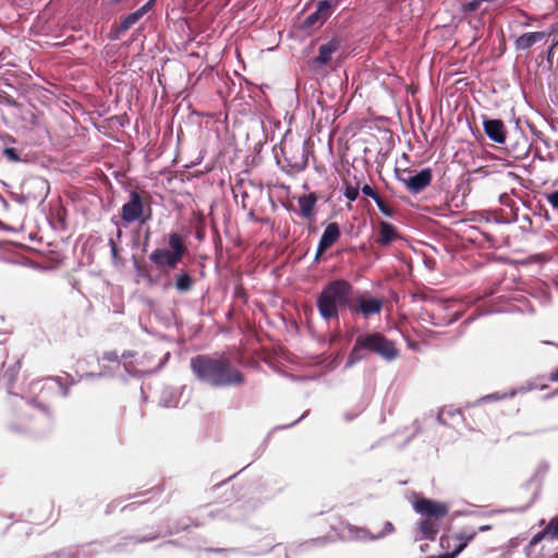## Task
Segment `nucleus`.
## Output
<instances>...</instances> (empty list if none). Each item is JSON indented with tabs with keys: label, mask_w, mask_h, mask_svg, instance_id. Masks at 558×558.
<instances>
[{
	"label": "nucleus",
	"mask_w": 558,
	"mask_h": 558,
	"mask_svg": "<svg viewBox=\"0 0 558 558\" xmlns=\"http://www.w3.org/2000/svg\"><path fill=\"white\" fill-rule=\"evenodd\" d=\"M170 359V353L167 352L163 356V359L160 361L159 365L157 366V369H160L165 366V364L168 362V360Z\"/></svg>",
	"instance_id": "obj_62"
},
{
	"label": "nucleus",
	"mask_w": 558,
	"mask_h": 558,
	"mask_svg": "<svg viewBox=\"0 0 558 558\" xmlns=\"http://www.w3.org/2000/svg\"><path fill=\"white\" fill-rule=\"evenodd\" d=\"M206 524V520H201L196 517L194 519L190 517H182L177 520L170 521L166 526V535H174L180 532L189 531L190 526H202Z\"/></svg>",
	"instance_id": "obj_17"
},
{
	"label": "nucleus",
	"mask_w": 558,
	"mask_h": 558,
	"mask_svg": "<svg viewBox=\"0 0 558 558\" xmlns=\"http://www.w3.org/2000/svg\"><path fill=\"white\" fill-rule=\"evenodd\" d=\"M108 244L110 246V253H111L112 259H117L118 255H119V251H120L118 243L116 242V240L113 238H110L108 241Z\"/></svg>",
	"instance_id": "obj_46"
},
{
	"label": "nucleus",
	"mask_w": 558,
	"mask_h": 558,
	"mask_svg": "<svg viewBox=\"0 0 558 558\" xmlns=\"http://www.w3.org/2000/svg\"><path fill=\"white\" fill-rule=\"evenodd\" d=\"M12 197H13V199H14L16 203L22 204V205H23V204H26V203H27V199H28V197H27L26 195H24V194H15V193H14V194H12Z\"/></svg>",
	"instance_id": "obj_57"
},
{
	"label": "nucleus",
	"mask_w": 558,
	"mask_h": 558,
	"mask_svg": "<svg viewBox=\"0 0 558 558\" xmlns=\"http://www.w3.org/2000/svg\"><path fill=\"white\" fill-rule=\"evenodd\" d=\"M236 474H233L231 476H229L228 478L215 484L213 487H211V490L215 492L216 489L225 486L231 478H233Z\"/></svg>",
	"instance_id": "obj_58"
},
{
	"label": "nucleus",
	"mask_w": 558,
	"mask_h": 558,
	"mask_svg": "<svg viewBox=\"0 0 558 558\" xmlns=\"http://www.w3.org/2000/svg\"><path fill=\"white\" fill-rule=\"evenodd\" d=\"M445 413L446 418L462 417V413L459 409H445L441 410Z\"/></svg>",
	"instance_id": "obj_50"
},
{
	"label": "nucleus",
	"mask_w": 558,
	"mask_h": 558,
	"mask_svg": "<svg viewBox=\"0 0 558 558\" xmlns=\"http://www.w3.org/2000/svg\"><path fill=\"white\" fill-rule=\"evenodd\" d=\"M282 490L281 487L271 488L270 492L265 496V499H271Z\"/></svg>",
	"instance_id": "obj_59"
},
{
	"label": "nucleus",
	"mask_w": 558,
	"mask_h": 558,
	"mask_svg": "<svg viewBox=\"0 0 558 558\" xmlns=\"http://www.w3.org/2000/svg\"><path fill=\"white\" fill-rule=\"evenodd\" d=\"M46 558H80V550L78 548H65L50 554Z\"/></svg>",
	"instance_id": "obj_34"
},
{
	"label": "nucleus",
	"mask_w": 558,
	"mask_h": 558,
	"mask_svg": "<svg viewBox=\"0 0 558 558\" xmlns=\"http://www.w3.org/2000/svg\"><path fill=\"white\" fill-rule=\"evenodd\" d=\"M515 393H517L515 390H511L510 392L502 393V395L499 392H494V393H489V395L482 397L480 400H477L476 403H487V402H492V401H499L505 398H513L515 396Z\"/></svg>",
	"instance_id": "obj_33"
},
{
	"label": "nucleus",
	"mask_w": 558,
	"mask_h": 558,
	"mask_svg": "<svg viewBox=\"0 0 558 558\" xmlns=\"http://www.w3.org/2000/svg\"><path fill=\"white\" fill-rule=\"evenodd\" d=\"M2 154L9 161L19 162L22 160L19 150L14 147H4Z\"/></svg>",
	"instance_id": "obj_38"
},
{
	"label": "nucleus",
	"mask_w": 558,
	"mask_h": 558,
	"mask_svg": "<svg viewBox=\"0 0 558 558\" xmlns=\"http://www.w3.org/2000/svg\"><path fill=\"white\" fill-rule=\"evenodd\" d=\"M384 302L376 296H359L355 302L352 301L351 313H359L365 317L379 314L383 310Z\"/></svg>",
	"instance_id": "obj_10"
},
{
	"label": "nucleus",
	"mask_w": 558,
	"mask_h": 558,
	"mask_svg": "<svg viewBox=\"0 0 558 558\" xmlns=\"http://www.w3.org/2000/svg\"><path fill=\"white\" fill-rule=\"evenodd\" d=\"M144 213V199L136 191H130V197L121 208V220L124 225H130L140 220Z\"/></svg>",
	"instance_id": "obj_8"
},
{
	"label": "nucleus",
	"mask_w": 558,
	"mask_h": 558,
	"mask_svg": "<svg viewBox=\"0 0 558 558\" xmlns=\"http://www.w3.org/2000/svg\"><path fill=\"white\" fill-rule=\"evenodd\" d=\"M341 41L338 37H332L328 43L323 44L318 48V54L312 59L314 69H322L327 65L335 53L340 48Z\"/></svg>",
	"instance_id": "obj_13"
},
{
	"label": "nucleus",
	"mask_w": 558,
	"mask_h": 558,
	"mask_svg": "<svg viewBox=\"0 0 558 558\" xmlns=\"http://www.w3.org/2000/svg\"><path fill=\"white\" fill-rule=\"evenodd\" d=\"M413 508L416 513L434 520H441L449 512L447 504L426 497L416 498Z\"/></svg>",
	"instance_id": "obj_7"
},
{
	"label": "nucleus",
	"mask_w": 558,
	"mask_h": 558,
	"mask_svg": "<svg viewBox=\"0 0 558 558\" xmlns=\"http://www.w3.org/2000/svg\"><path fill=\"white\" fill-rule=\"evenodd\" d=\"M125 33L126 32L120 31V24L112 25L111 28H110V32L108 34V38L111 41H117V40H120Z\"/></svg>",
	"instance_id": "obj_39"
},
{
	"label": "nucleus",
	"mask_w": 558,
	"mask_h": 558,
	"mask_svg": "<svg viewBox=\"0 0 558 558\" xmlns=\"http://www.w3.org/2000/svg\"><path fill=\"white\" fill-rule=\"evenodd\" d=\"M121 502V499H114L112 500L110 504L107 505L106 507V514H110L114 511V509L117 508L118 505H120Z\"/></svg>",
	"instance_id": "obj_55"
},
{
	"label": "nucleus",
	"mask_w": 558,
	"mask_h": 558,
	"mask_svg": "<svg viewBox=\"0 0 558 558\" xmlns=\"http://www.w3.org/2000/svg\"><path fill=\"white\" fill-rule=\"evenodd\" d=\"M310 411H305L299 418H296L295 421H293L292 423L290 424H286V425H279V426H276L274 428V430H278V429H287V428H290L294 425H296L299 422H301L303 418H305L307 415H308Z\"/></svg>",
	"instance_id": "obj_48"
},
{
	"label": "nucleus",
	"mask_w": 558,
	"mask_h": 558,
	"mask_svg": "<svg viewBox=\"0 0 558 558\" xmlns=\"http://www.w3.org/2000/svg\"><path fill=\"white\" fill-rule=\"evenodd\" d=\"M398 238L397 228L385 220L379 222V229L376 242L380 246H389Z\"/></svg>",
	"instance_id": "obj_20"
},
{
	"label": "nucleus",
	"mask_w": 558,
	"mask_h": 558,
	"mask_svg": "<svg viewBox=\"0 0 558 558\" xmlns=\"http://www.w3.org/2000/svg\"><path fill=\"white\" fill-rule=\"evenodd\" d=\"M341 236V229L339 223L330 222L326 226L319 241H318V251L319 253H325L330 247H332Z\"/></svg>",
	"instance_id": "obj_15"
},
{
	"label": "nucleus",
	"mask_w": 558,
	"mask_h": 558,
	"mask_svg": "<svg viewBox=\"0 0 558 558\" xmlns=\"http://www.w3.org/2000/svg\"><path fill=\"white\" fill-rule=\"evenodd\" d=\"M341 0H319L316 3L318 12H322L325 16L329 17L335 8L340 4Z\"/></svg>",
	"instance_id": "obj_30"
},
{
	"label": "nucleus",
	"mask_w": 558,
	"mask_h": 558,
	"mask_svg": "<svg viewBox=\"0 0 558 558\" xmlns=\"http://www.w3.org/2000/svg\"><path fill=\"white\" fill-rule=\"evenodd\" d=\"M193 278L187 271L182 270L175 276L174 287L181 293L190 291L193 287Z\"/></svg>",
	"instance_id": "obj_26"
},
{
	"label": "nucleus",
	"mask_w": 558,
	"mask_h": 558,
	"mask_svg": "<svg viewBox=\"0 0 558 558\" xmlns=\"http://www.w3.org/2000/svg\"><path fill=\"white\" fill-rule=\"evenodd\" d=\"M32 404L35 408H37L39 411H41L44 414H46L48 417H51V411L48 408V405L44 404L43 402L38 401L37 399H33Z\"/></svg>",
	"instance_id": "obj_44"
},
{
	"label": "nucleus",
	"mask_w": 558,
	"mask_h": 558,
	"mask_svg": "<svg viewBox=\"0 0 558 558\" xmlns=\"http://www.w3.org/2000/svg\"><path fill=\"white\" fill-rule=\"evenodd\" d=\"M142 16L138 14L137 11H134L132 13H129L120 21V31L128 32L134 24H136Z\"/></svg>",
	"instance_id": "obj_31"
},
{
	"label": "nucleus",
	"mask_w": 558,
	"mask_h": 558,
	"mask_svg": "<svg viewBox=\"0 0 558 558\" xmlns=\"http://www.w3.org/2000/svg\"><path fill=\"white\" fill-rule=\"evenodd\" d=\"M157 0H148L145 4L138 8L136 11L143 17L146 13H148L156 5Z\"/></svg>",
	"instance_id": "obj_43"
},
{
	"label": "nucleus",
	"mask_w": 558,
	"mask_h": 558,
	"mask_svg": "<svg viewBox=\"0 0 558 558\" xmlns=\"http://www.w3.org/2000/svg\"><path fill=\"white\" fill-rule=\"evenodd\" d=\"M546 533L548 534V537L551 539L558 538V514L553 517L547 525H546Z\"/></svg>",
	"instance_id": "obj_36"
},
{
	"label": "nucleus",
	"mask_w": 558,
	"mask_h": 558,
	"mask_svg": "<svg viewBox=\"0 0 558 558\" xmlns=\"http://www.w3.org/2000/svg\"><path fill=\"white\" fill-rule=\"evenodd\" d=\"M546 199L551 205V207L558 211V190L547 193Z\"/></svg>",
	"instance_id": "obj_42"
},
{
	"label": "nucleus",
	"mask_w": 558,
	"mask_h": 558,
	"mask_svg": "<svg viewBox=\"0 0 558 558\" xmlns=\"http://www.w3.org/2000/svg\"><path fill=\"white\" fill-rule=\"evenodd\" d=\"M126 373L132 376V377H140L141 376V372L136 368H134L133 366L129 365V364H124L123 365Z\"/></svg>",
	"instance_id": "obj_54"
},
{
	"label": "nucleus",
	"mask_w": 558,
	"mask_h": 558,
	"mask_svg": "<svg viewBox=\"0 0 558 558\" xmlns=\"http://www.w3.org/2000/svg\"><path fill=\"white\" fill-rule=\"evenodd\" d=\"M529 128L531 130V132L538 138L541 140L546 146H548V142L547 140L544 137V134L542 131H538L534 125L532 124H529Z\"/></svg>",
	"instance_id": "obj_52"
},
{
	"label": "nucleus",
	"mask_w": 558,
	"mask_h": 558,
	"mask_svg": "<svg viewBox=\"0 0 558 558\" xmlns=\"http://www.w3.org/2000/svg\"><path fill=\"white\" fill-rule=\"evenodd\" d=\"M379 211L386 216V217H389V218H392L393 215H395V209L387 203L385 202L381 196H379V199L377 198L375 201Z\"/></svg>",
	"instance_id": "obj_37"
},
{
	"label": "nucleus",
	"mask_w": 558,
	"mask_h": 558,
	"mask_svg": "<svg viewBox=\"0 0 558 558\" xmlns=\"http://www.w3.org/2000/svg\"><path fill=\"white\" fill-rule=\"evenodd\" d=\"M149 260L157 267L173 269L182 259L173 252L169 251V248L161 247L154 250L149 254Z\"/></svg>",
	"instance_id": "obj_14"
},
{
	"label": "nucleus",
	"mask_w": 558,
	"mask_h": 558,
	"mask_svg": "<svg viewBox=\"0 0 558 558\" xmlns=\"http://www.w3.org/2000/svg\"><path fill=\"white\" fill-rule=\"evenodd\" d=\"M168 244H169V251L173 252L177 256H179L181 259L186 254V246L183 243L181 236L172 232L168 236Z\"/></svg>",
	"instance_id": "obj_24"
},
{
	"label": "nucleus",
	"mask_w": 558,
	"mask_h": 558,
	"mask_svg": "<svg viewBox=\"0 0 558 558\" xmlns=\"http://www.w3.org/2000/svg\"><path fill=\"white\" fill-rule=\"evenodd\" d=\"M58 223L60 225L61 229H65V218L64 215L58 214Z\"/></svg>",
	"instance_id": "obj_63"
},
{
	"label": "nucleus",
	"mask_w": 558,
	"mask_h": 558,
	"mask_svg": "<svg viewBox=\"0 0 558 558\" xmlns=\"http://www.w3.org/2000/svg\"><path fill=\"white\" fill-rule=\"evenodd\" d=\"M369 353L377 354L387 362L396 360L400 354L395 342L380 332L362 333L355 339L344 364V369H349L356 363L366 360Z\"/></svg>",
	"instance_id": "obj_3"
},
{
	"label": "nucleus",
	"mask_w": 558,
	"mask_h": 558,
	"mask_svg": "<svg viewBox=\"0 0 558 558\" xmlns=\"http://www.w3.org/2000/svg\"><path fill=\"white\" fill-rule=\"evenodd\" d=\"M180 396L174 388H166L162 390L159 404L163 408H175L179 404Z\"/></svg>",
	"instance_id": "obj_23"
},
{
	"label": "nucleus",
	"mask_w": 558,
	"mask_h": 558,
	"mask_svg": "<svg viewBox=\"0 0 558 558\" xmlns=\"http://www.w3.org/2000/svg\"><path fill=\"white\" fill-rule=\"evenodd\" d=\"M102 360L108 362H118L119 363V356L116 351H108L102 354Z\"/></svg>",
	"instance_id": "obj_51"
},
{
	"label": "nucleus",
	"mask_w": 558,
	"mask_h": 558,
	"mask_svg": "<svg viewBox=\"0 0 558 558\" xmlns=\"http://www.w3.org/2000/svg\"><path fill=\"white\" fill-rule=\"evenodd\" d=\"M477 531L472 527H463L457 535L456 538L459 543L454 546L451 553V557H457L476 536Z\"/></svg>",
	"instance_id": "obj_21"
},
{
	"label": "nucleus",
	"mask_w": 558,
	"mask_h": 558,
	"mask_svg": "<svg viewBox=\"0 0 558 558\" xmlns=\"http://www.w3.org/2000/svg\"><path fill=\"white\" fill-rule=\"evenodd\" d=\"M343 195L350 202L356 201L360 195L359 185L354 186L351 183H345L343 187Z\"/></svg>",
	"instance_id": "obj_35"
},
{
	"label": "nucleus",
	"mask_w": 558,
	"mask_h": 558,
	"mask_svg": "<svg viewBox=\"0 0 558 558\" xmlns=\"http://www.w3.org/2000/svg\"><path fill=\"white\" fill-rule=\"evenodd\" d=\"M105 374L102 372L100 373H86L83 375L84 378H87V379H97V378H100L102 377Z\"/></svg>",
	"instance_id": "obj_60"
},
{
	"label": "nucleus",
	"mask_w": 558,
	"mask_h": 558,
	"mask_svg": "<svg viewBox=\"0 0 558 558\" xmlns=\"http://www.w3.org/2000/svg\"><path fill=\"white\" fill-rule=\"evenodd\" d=\"M328 17L325 16L322 12H318V9L316 8L315 11L310 13L302 22L303 28H312L316 26H322L324 22Z\"/></svg>",
	"instance_id": "obj_27"
},
{
	"label": "nucleus",
	"mask_w": 558,
	"mask_h": 558,
	"mask_svg": "<svg viewBox=\"0 0 558 558\" xmlns=\"http://www.w3.org/2000/svg\"><path fill=\"white\" fill-rule=\"evenodd\" d=\"M551 35V32H529L520 35L514 41V48L518 51L529 50L533 45L545 40Z\"/></svg>",
	"instance_id": "obj_18"
},
{
	"label": "nucleus",
	"mask_w": 558,
	"mask_h": 558,
	"mask_svg": "<svg viewBox=\"0 0 558 558\" xmlns=\"http://www.w3.org/2000/svg\"><path fill=\"white\" fill-rule=\"evenodd\" d=\"M357 416L356 413H350V412H345L344 413V420L347 422H351L352 420H354L355 417Z\"/></svg>",
	"instance_id": "obj_64"
},
{
	"label": "nucleus",
	"mask_w": 558,
	"mask_h": 558,
	"mask_svg": "<svg viewBox=\"0 0 558 558\" xmlns=\"http://www.w3.org/2000/svg\"><path fill=\"white\" fill-rule=\"evenodd\" d=\"M393 532H395V525L390 521H386L383 530L380 532H378L377 534H373L366 529H360L357 537L360 539L377 541V539L386 537L389 534H392Z\"/></svg>",
	"instance_id": "obj_22"
},
{
	"label": "nucleus",
	"mask_w": 558,
	"mask_h": 558,
	"mask_svg": "<svg viewBox=\"0 0 558 558\" xmlns=\"http://www.w3.org/2000/svg\"><path fill=\"white\" fill-rule=\"evenodd\" d=\"M396 179L403 183L411 194H418L425 190L433 180L430 168H423L420 171L411 169H395Z\"/></svg>",
	"instance_id": "obj_5"
},
{
	"label": "nucleus",
	"mask_w": 558,
	"mask_h": 558,
	"mask_svg": "<svg viewBox=\"0 0 558 558\" xmlns=\"http://www.w3.org/2000/svg\"><path fill=\"white\" fill-rule=\"evenodd\" d=\"M274 547H275V545L269 543L266 548H264L262 550H258V551H245V550H242L240 548H223V547H208L205 550L208 551V553H216V554H221V553H242V554H245V555L256 556V555H263V554L270 553L274 549Z\"/></svg>",
	"instance_id": "obj_25"
},
{
	"label": "nucleus",
	"mask_w": 558,
	"mask_h": 558,
	"mask_svg": "<svg viewBox=\"0 0 558 558\" xmlns=\"http://www.w3.org/2000/svg\"><path fill=\"white\" fill-rule=\"evenodd\" d=\"M206 513L204 515H198L201 520H206V523L210 521H240L245 519L246 511L243 509L240 504H229L227 506H221L219 504H210L206 507Z\"/></svg>",
	"instance_id": "obj_6"
},
{
	"label": "nucleus",
	"mask_w": 558,
	"mask_h": 558,
	"mask_svg": "<svg viewBox=\"0 0 558 558\" xmlns=\"http://www.w3.org/2000/svg\"><path fill=\"white\" fill-rule=\"evenodd\" d=\"M133 268L135 270L136 276L144 279L148 284L154 286L157 283V280L153 277L148 267L142 265L135 258L133 259Z\"/></svg>",
	"instance_id": "obj_28"
},
{
	"label": "nucleus",
	"mask_w": 558,
	"mask_h": 558,
	"mask_svg": "<svg viewBox=\"0 0 558 558\" xmlns=\"http://www.w3.org/2000/svg\"><path fill=\"white\" fill-rule=\"evenodd\" d=\"M544 537H548V534L546 533V527L543 531L533 535V537L530 541V545L531 546L537 545Z\"/></svg>",
	"instance_id": "obj_49"
},
{
	"label": "nucleus",
	"mask_w": 558,
	"mask_h": 558,
	"mask_svg": "<svg viewBox=\"0 0 558 558\" xmlns=\"http://www.w3.org/2000/svg\"><path fill=\"white\" fill-rule=\"evenodd\" d=\"M190 367L198 381L213 388L240 386L244 383L242 373L233 368L225 357L197 354L191 359Z\"/></svg>",
	"instance_id": "obj_1"
},
{
	"label": "nucleus",
	"mask_w": 558,
	"mask_h": 558,
	"mask_svg": "<svg viewBox=\"0 0 558 558\" xmlns=\"http://www.w3.org/2000/svg\"><path fill=\"white\" fill-rule=\"evenodd\" d=\"M21 369V361L16 360L12 365H9L3 373L4 379L8 380V391L11 392L16 376Z\"/></svg>",
	"instance_id": "obj_29"
},
{
	"label": "nucleus",
	"mask_w": 558,
	"mask_h": 558,
	"mask_svg": "<svg viewBox=\"0 0 558 558\" xmlns=\"http://www.w3.org/2000/svg\"><path fill=\"white\" fill-rule=\"evenodd\" d=\"M159 535V533H149L143 536L126 535L114 544L107 546L106 551L113 554L132 553L135 545L153 542L157 539Z\"/></svg>",
	"instance_id": "obj_9"
},
{
	"label": "nucleus",
	"mask_w": 558,
	"mask_h": 558,
	"mask_svg": "<svg viewBox=\"0 0 558 558\" xmlns=\"http://www.w3.org/2000/svg\"><path fill=\"white\" fill-rule=\"evenodd\" d=\"M440 524L439 520L423 518L417 522V534L415 541H435L439 533Z\"/></svg>",
	"instance_id": "obj_16"
},
{
	"label": "nucleus",
	"mask_w": 558,
	"mask_h": 558,
	"mask_svg": "<svg viewBox=\"0 0 558 558\" xmlns=\"http://www.w3.org/2000/svg\"><path fill=\"white\" fill-rule=\"evenodd\" d=\"M483 130L490 141L497 144L506 143L507 130L502 120L483 116Z\"/></svg>",
	"instance_id": "obj_11"
},
{
	"label": "nucleus",
	"mask_w": 558,
	"mask_h": 558,
	"mask_svg": "<svg viewBox=\"0 0 558 558\" xmlns=\"http://www.w3.org/2000/svg\"><path fill=\"white\" fill-rule=\"evenodd\" d=\"M41 386V390H57L59 395L63 398H66L70 393V387L75 385L76 381L74 378L66 374L64 377L61 376H49L46 377Z\"/></svg>",
	"instance_id": "obj_12"
},
{
	"label": "nucleus",
	"mask_w": 558,
	"mask_h": 558,
	"mask_svg": "<svg viewBox=\"0 0 558 558\" xmlns=\"http://www.w3.org/2000/svg\"><path fill=\"white\" fill-rule=\"evenodd\" d=\"M460 316L461 315L459 312H454L449 317H439L436 314H433L432 323L436 326H448V325L456 323L460 318Z\"/></svg>",
	"instance_id": "obj_32"
},
{
	"label": "nucleus",
	"mask_w": 558,
	"mask_h": 558,
	"mask_svg": "<svg viewBox=\"0 0 558 558\" xmlns=\"http://www.w3.org/2000/svg\"><path fill=\"white\" fill-rule=\"evenodd\" d=\"M300 211L298 213L302 218L313 221L315 220L316 213L315 207L317 203V196L315 193L302 194L298 198Z\"/></svg>",
	"instance_id": "obj_19"
},
{
	"label": "nucleus",
	"mask_w": 558,
	"mask_h": 558,
	"mask_svg": "<svg viewBox=\"0 0 558 558\" xmlns=\"http://www.w3.org/2000/svg\"><path fill=\"white\" fill-rule=\"evenodd\" d=\"M281 151L283 154V161L278 156H276V159L282 171L292 174L300 173L306 169L308 162L306 142L290 147L284 145L281 147Z\"/></svg>",
	"instance_id": "obj_4"
},
{
	"label": "nucleus",
	"mask_w": 558,
	"mask_h": 558,
	"mask_svg": "<svg viewBox=\"0 0 558 558\" xmlns=\"http://www.w3.org/2000/svg\"><path fill=\"white\" fill-rule=\"evenodd\" d=\"M146 501L147 500H135V501H132V502L123 506L121 508V512H124V511H135L138 507L144 505Z\"/></svg>",
	"instance_id": "obj_45"
},
{
	"label": "nucleus",
	"mask_w": 558,
	"mask_h": 558,
	"mask_svg": "<svg viewBox=\"0 0 558 558\" xmlns=\"http://www.w3.org/2000/svg\"><path fill=\"white\" fill-rule=\"evenodd\" d=\"M554 50H555V47H553V45H550L545 52V59H546L547 68L549 70H551L553 64H554Z\"/></svg>",
	"instance_id": "obj_47"
},
{
	"label": "nucleus",
	"mask_w": 558,
	"mask_h": 558,
	"mask_svg": "<svg viewBox=\"0 0 558 558\" xmlns=\"http://www.w3.org/2000/svg\"><path fill=\"white\" fill-rule=\"evenodd\" d=\"M437 422L441 425H448V420L446 418L445 416V413H442V411H440L437 415Z\"/></svg>",
	"instance_id": "obj_61"
},
{
	"label": "nucleus",
	"mask_w": 558,
	"mask_h": 558,
	"mask_svg": "<svg viewBox=\"0 0 558 558\" xmlns=\"http://www.w3.org/2000/svg\"><path fill=\"white\" fill-rule=\"evenodd\" d=\"M194 236H195V239L198 242L204 241V239H205V230H204L203 226L197 227V229L195 230Z\"/></svg>",
	"instance_id": "obj_56"
},
{
	"label": "nucleus",
	"mask_w": 558,
	"mask_h": 558,
	"mask_svg": "<svg viewBox=\"0 0 558 558\" xmlns=\"http://www.w3.org/2000/svg\"><path fill=\"white\" fill-rule=\"evenodd\" d=\"M353 286L345 279L328 281L316 298V307L325 322L339 318L342 310L351 312Z\"/></svg>",
	"instance_id": "obj_2"
},
{
	"label": "nucleus",
	"mask_w": 558,
	"mask_h": 558,
	"mask_svg": "<svg viewBox=\"0 0 558 558\" xmlns=\"http://www.w3.org/2000/svg\"><path fill=\"white\" fill-rule=\"evenodd\" d=\"M35 183H36V185H38L40 187V190H46V193H45V197H46L48 194V191H49L48 182L41 178H38L35 180Z\"/></svg>",
	"instance_id": "obj_53"
},
{
	"label": "nucleus",
	"mask_w": 558,
	"mask_h": 558,
	"mask_svg": "<svg viewBox=\"0 0 558 558\" xmlns=\"http://www.w3.org/2000/svg\"><path fill=\"white\" fill-rule=\"evenodd\" d=\"M361 191L362 193L367 196V197H371L374 202L378 198L379 199V193L374 189L369 184L365 183L362 187H361Z\"/></svg>",
	"instance_id": "obj_40"
},
{
	"label": "nucleus",
	"mask_w": 558,
	"mask_h": 558,
	"mask_svg": "<svg viewBox=\"0 0 558 558\" xmlns=\"http://www.w3.org/2000/svg\"><path fill=\"white\" fill-rule=\"evenodd\" d=\"M520 229H521L522 232H533V230H532V219H531V217L529 215H524L521 218Z\"/></svg>",
	"instance_id": "obj_41"
}]
</instances>
